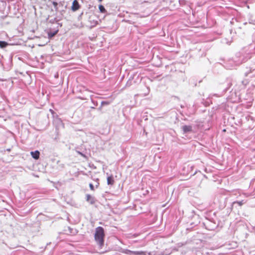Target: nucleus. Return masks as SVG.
Instances as JSON below:
<instances>
[{
    "instance_id": "20e7f679",
    "label": "nucleus",
    "mask_w": 255,
    "mask_h": 255,
    "mask_svg": "<svg viewBox=\"0 0 255 255\" xmlns=\"http://www.w3.org/2000/svg\"><path fill=\"white\" fill-rule=\"evenodd\" d=\"M182 128L184 133L191 132V131H192V127L191 126L185 125V126H183Z\"/></svg>"
},
{
    "instance_id": "f03ea898",
    "label": "nucleus",
    "mask_w": 255,
    "mask_h": 255,
    "mask_svg": "<svg viewBox=\"0 0 255 255\" xmlns=\"http://www.w3.org/2000/svg\"><path fill=\"white\" fill-rule=\"evenodd\" d=\"M126 253L132 255H146V253L143 251H132L130 250H127Z\"/></svg>"
},
{
    "instance_id": "7ed1b4c3",
    "label": "nucleus",
    "mask_w": 255,
    "mask_h": 255,
    "mask_svg": "<svg viewBox=\"0 0 255 255\" xmlns=\"http://www.w3.org/2000/svg\"><path fill=\"white\" fill-rule=\"evenodd\" d=\"M80 8L79 4L77 0H74L72 3L71 9L75 11L79 9Z\"/></svg>"
},
{
    "instance_id": "ddd939ff",
    "label": "nucleus",
    "mask_w": 255,
    "mask_h": 255,
    "mask_svg": "<svg viewBox=\"0 0 255 255\" xmlns=\"http://www.w3.org/2000/svg\"><path fill=\"white\" fill-rule=\"evenodd\" d=\"M52 4L54 5V6L55 7V8H57V5H58V3L56 1H53L52 2Z\"/></svg>"
},
{
    "instance_id": "423d86ee",
    "label": "nucleus",
    "mask_w": 255,
    "mask_h": 255,
    "mask_svg": "<svg viewBox=\"0 0 255 255\" xmlns=\"http://www.w3.org/2000/svg\"><path fill=\"white\" fill-rule=\"evenodd\" d=\"M86 201L93 204L95 203L94 198L90 194H87L86 195Z\"/></svg>"
},
{
    "instance_id": "f257e3e1",
    "label": "nucleus",
    "mask_w": 255,
    "mask_h": 255,
    "mask_svg": "<svg viewBox=\"0 0 255 255\" xmlns=\"http://www.w3.org/2000/svg\"><path fill=\"white\" fill-rule=\"evenodd\" d=\"M105 236L104 229L103 227H98L96 228L94 238L100 248H102L104 246Z\"/></svg>"
},
{
    "instance_id": "39448f33",
    "label": "nucleus",
    "mask_w": 255,
    "mask_h": 255,
    "mask_svg": "<svg viewBox=\"0 0 255 255\" xmlns=\"http://www.w3.org/2000/svg\"><path fill=\"white\" fill-rule=\"evenodd\" d=\"M30 154L32 157L35 159H38L39 158L40 152L38 150H35V151H31Z\"/></svg>"
},
{
    "instance_id": "2eb2a0df",
    "label": "nucleus",
    "mask_w": 255,
    "mask_h": 255,
    "mask_svg": "<svg viewBox=\"0 0 255 255\" xmlns=\"http://www.w3.org/2000/svg\"><path fill=\"white\" fill-rule=\"evenodd\" d=\"M100 2H102L103 0H98Z\"/></svg>"
},
{
    "instance_id": "9d476101",
    "label": "nucleus",
    "mask_w": 255,
    "mask_h": 255,
    "mask_svg": "<svg viewBox=\"0 0 255 255\" xmlns=\"http://www.w3.org/2000/svg\"><path fill=\"white\" fill-rule=\"evenodd\" d=\"M99 8L101 13H105L106 12V10L104 6L102 5H100L99 6Z\"/></svg>"
},
{
    "instance_id": "f8f14e48",
    "label": "nucleus",
    "mask_w": 255,
    "mask_h": 255,
    "mask_svg": "<svg viewBox=\"0 0 255 255\" xmlns=\"http://www.w3.org/2000/svg\"><path fill=\"white\" fill-rule=\"evenodd\" d=\"M89 187H90V189H91V190H92V191H94V189H94V185H93V184L90 183V184H89Z\"/></svg>"
},
{
    "instance_id": "1a4fd4ad",
    "label": "nucleus",
    "mask_w": 255,
    "mask_h": 255,
    "mask_svg": "<svg viewBox=\"0 0 255 255\" xmlns=\"http://www.w3.org/2000/svg\"><path fill=\"white\" fill-rule=\"evenodd\" d=\"M8 45V43L3 41H0V47L1 48H4Z\"/></svg>"
},
{
    "instance_id": "9b49d317",
    "label": "nucleus",
    "mask_w": 255,
    "mask_h": 255,
    "mask_svg": "<svg viewBox=\"0 0 255 255\" xmlns=\"http://www.w3.org/2000/svg\"><path fill=\"white\" fill-rule=\"evenodd\" d=\"M234 203H237L240 206H241L243 205L244 204V202H243V201H236V202H235Z\"/></svg>"
},
{
    "instance_id": "0eeeda50",
    "label": "nucleus",
    "mask_w": 255,
    "mask_h": 255,
    "mask_svg": "<svg viewBox=\"0 0 255 255\" xmlns=\"http://www.w3.org/2000/svg\"><path fill=\"white\" fill-rule=\"evenodd\" d=\"M107 183L108 185H113L115 183V180L112 175L107 178Z\"/></svg>"
},
{
    "instance_id": "4468645a",
    "label": "nucleus",
    "mask_w": 255,
    "mask_h": 255,
    "mask_svg": "<svg viewBox=\"0 0 255 255\" xmlns=\"http://www.w3.org/2000/svg\"><path fill=\"white\" fill-rule=\"evenodd\" d=\"M79 153L80 155H81L82 156H84V154H83V153H81V152H79Z\"/></svg>"
},
{
    "instance_id": "6e6552de",
    "label": "nucleus",
    "mask_w": 255,
    "mask_h": 255,
    "mask_svg": "<svg viewBox=\"0 0 255 255\" xmlns=\"http://www.w3.org/2000/svg\"><path fill=\"white\" fill-rule=\"evenodd\" d=\"M58 32V29L56 30L53 32H49L48 33V36L49 38H51L54 37Z\"/></svg>"
}]
</instances>
